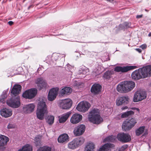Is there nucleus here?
<instances>
[{"mask_svg":"<svg viewBox=\"0 0 151 151\" xmlns=\"http://www.w3.org/2000/svg\"><path fill=\"white\" fill-rule=\"evenodd\" d=\"M21 88V86L19 85H14L11 90V94L15 96H17L20 93Z\"/></svg>","mask_w":151,"mask_h":151,"instance_id":"nucleus-24","label":"nucleus"},{"mask_svg":"<svg viewBox=\"0 0 151 151\" xmlns=\"http://www.w3.org/2000/svg\"><path fill=\"white\" fill-rule=\"evenodd\" d=\"M134 114V112L132 111H129L122 114L121 115L122 118H125Z\"/></svg>","mask_w":151,"mask_h":151,"instance_id":"nucleus-37","label":"nucleus"},{"mask_svg":"<svg viewBox=\"0 0 151 151\" xmlns=\"http://www.w3.org/2000/svg\"><path fill=\"white\" fill-rule=\"evenodd\" d=\"M118 140L124 142H127L131 140L130 135L128 134L120 133L118 134L117 136Z\"/></svg>","mask_w":151,"mask_h":151,"instance_id":"nucleus-10","label":"nucleus"},{"mask_svg":"<svg viewBox=\"0 0 151 151\" xmlns=\"http://www.w3.org/2000/svg\"><path fill=\"white\" fill-rule=\"evenodd\" d=\"M1 0H0V1H1Z\"/></svg>","mask_w":151,"mask_h":151,"instance_id":"nucleus-52","label":"nucleus"},{"mask_svg":"<svg viewBox=\"0 0 151 151\" xmlns=\"http://www.w3.org/2000/svg\"><path fill=\"white\" fill-rule=\"evenodd\" d=\"M137 68L136 66H128L125 67L117 66L115 67L114 70L117 72H126Z\"/></svg>","mask_w":151,"mask_h":151,"instance_id":"nucleus-14","label":"nucleus"},{"mask_svg":"<svg viewBox=\"0 0 151 151\" xmlns=\"http://www.w3.org/2000/svg\"><path fill=\"white\" fill-rule=\"evenodd\" d=\"M58 91L59 88H53L50 90L48 96V100L52 101L55 100L58 95Z\"/></svg>","mask_w":151,"mask_h":151,"instance_id":"nucleus-13","label":"nucleus"},{"mask_svg":"<svg viewBox=\"0 0 151 151\" xmlns=\"http://www.w3.org/2000/svg\"><path fill=\"white\" fill-rule=\"evenodd\" d=\"M95 145L93 143H88L85 146L84 151H93Z\"/></svg>","mask_w":151,"mask_h":151,"instance_id":"nucleus-28","label":"nucleus"},{"mask_svg":"<svg viewBox=\"0 0 151 151\" xmlns=\"http://www.w3.org/2000/svg\"><path fill=\"white\" fill-rule=\"evenodd\" d=\"M142 68H139L133 72L131 76L132 78L135 80H138L142 78H144Z\"/></svg>","mask_w":151,"mask_h":151,"instance_id":"nucleus-11","label":"nucleus"},{"mask_svg":"<svg viewBox=\"0 0 151 151\" xmlns=\"http://www.w3.org/2000/svg\"><path fill=\"white\" fill-rule=\"evenodd\" d=\"M90 106L91 105L88 102L83 101L78 104L76 108L79 111L85 112L88 110Z\"/></svg>","mask_w":151,"mask_h":151,"instance_id":"nucleus-6","label":"nucleus"},{"mask_svg":"<svg viewBox=\"0 0 151 151\" xmlns=\"http://www.w3.org/2000/svg\"><path fill=\"white\" fill-rule=\"evenodd\" d=\"M145 10L146 11H147V10L146 9H145Z\"/></svg>","mask_w":151,"mask_h":151,"instance_id":"nucleus-51","label":"nucleus"},{"mask_svg":"<svg viewBox=\"0 0 151 151\" xmlns=\"http://www.w3.org/2000/svg\"><path fill=\"white\" fill-rule=\"evenodd\" d=\"M112 72L110 71H107L105 72L103 76V78L104 79H109L111 78Z\"/></svg>","mask_w":151,"mask_h":151,"instance_id":"nucleus-35","label":"nucleus"},{"mask_svg":"<svg viewBox=\"0 0 151 151\" xmlns=\"http://www.w3.org/2000/svg\"><path fill=\"white\" fill-rule=\"evenodd\" d=\"M7 127L8 129L14 128L15 127V125L14 124H9L8 125Z\"/></svg>","mask_w":151,"mask_h":151,"instance_id":"nucleus-41","label":"nucleus"},{"mask_svg":"<svg viewBox=\"0 0 151 151\" xmlns=\"http://www.w3.org/2000/svg\"><path fill=\"white\" fill-rule=\"evenodd\" d=\"M37 87L39 90L46 87L47 83L45 81L43 78H37L35 81Z\"/></svg>","mask_w":151,"mask_h":151,"instance_id":"nucleus-17","label":"nucleus"},{"mask_svg":"<svg viewBox=\"0 0 151 151\" xmlns=\"http://www.w3.org/2000/svg\"><path fill=\"white\" fill-rule=\"evenodd\" d=\"M84 141V139L82 137L75 138L68 143V147L70 149L74 150L82 145Z\"/></svg>","mask_w":151,"mask_h":151,"instance_id":"nucleus-3","label":"nucleus"},{"mask_svg":"<svg viewBox=\"0 0 151 151\" xmlns=\"http://www.w3.org/2000/svg\"><path fill=\"white\" fill-rule=\"evenodd\" d=\"M127 108H128V107L127 106H124V107H122V110H124L127 109Z\"/></svg>","mask_w":151,"mask_h":151,"instance_id":"nucleus-48","label":"nucleus"},{"mask_svg":"<svg viewBox=\"0 0 151 151\" xmlns=\"http://www.w3.org/2000/svg\"><path fill=\"white\" fill-rule=\"evenodd\" d=\"M7 104L9 106L14 108L18 107L20 104L19 98L17 97L16 98L12 97L6 101Z\"/></svg>","mask_w":151,"mask_h":151,"instance_id":"nucleus-8","label":"nucleus"},{"mask_svg":"<svg viewBox=\"0 0 151 151\" xmlns=\"http://www.w3.org/2000/svg\"><path fill=\"white\" fill-rule=\"evenodd\" d=\"M137 122V119L134 118H132L129 120H126L123 123L122 128L126 131L129 130L134 127Z\"/></svg>","mask_w":151,"mask_h":151,"instance_id":"nucleus-5","label":"nucleus"},{"mask_svg":"<svg viewBox=\"0 0 151 151\" xmlns=\"http://www.w3.org/2000/svg\"><path fill=\"white\" fill-rule=\"evenodd\" d=\"M133 110H136L137 111H138V112L139 111V109L138 108H133L132 109Z\"/></svg>","mask_w":151,"mask_h":151,"instance_id":"nucleus-49","label":"nucleus"},{"mask_svg":"<svg viewBox=\"0 0 151 151\" xmlns=\"http://www.w3.org/2000/svg\"><path fill=\"white\" fill-rule=\"evenodd\" d=\"M129 97L127 96L118 97L116 100V104L117 106H120L123 104H127L129 102Z\"/></svg>","mask_w":151,"mask_h":151,"instance_id":"nucleus-16","label":"nucleus"},{"mask_svg":"<svg viewBox=\"0 0 151 151\" xmlns=\"http://www.w3.org/2000/svg\"><path fill=\"white\" fill-rule=\"evenodd\" d=\"M128 145H123L120 149V151H123L126 149L128 147Z\"/></svg>","mask_w":151,"mask_h":151,"instance_id":"nucleus-40","label":"nucleus"},{"mask_svg":"<svg viewBox=\"0 0 151 151\" xmlns=\"http://www.w3.org/2000/svg\"><path fill=\"white\" fill-rule=\"evenodd\" d=\"M148 36L149 37L151 36V32H150L149 33V34H148Z\"/></svg>","mask_w":151,"mask_h":151,"instance_id":"nucleus-50","label":"nucleus"},{"mask_svg":"<svg viewBox=\"0 0 151 151\" xmlns=\"http://www.w3.org/2000/svg\"><path fill=\"white\" fill-rule=\"evenodd\" d=\"M144 78L151 76V65H148L142 68Z\"/></svg>","mask_w":151,"mask_h":151,"instance_id":"nucleus-21","label":"nucleus"},{"mask_svg":"<svg viewBox=\"0 0 151 151\" xmlns=\"http://www.w3.org/2000/svg\"><path fill=\"white\" fill-rule=\"evenodd\" d=\"M37 90L35 88H32L26 91L22 94L23 97L26 99H32L36 96Z\"/></svg>","mask_w":151,"mask_h":151,"instance_id":"nucleus-9","label":"nucleus"},{"mask_svg":"<svg viewBox=\"0 0 151 151\" xmlns=\"http://www.w3.org/2000/svg\"><path fill=\"white\" fill-rule=\"evenodd\" d=\"M142 15H137L136 16V18L137 19L140 18L142 17Z\"/></svg>","mask_w":151,"mask_h":151,"instance_id":"nucleus-45","label":"nucleus"},{"mask_svg":"<svg viewBox=\"0 0 151 151\" xmlns=\"http://www.w3.org/2000/svg\"><path fill=\"white\" fill-rule=\"evenodd\" d=\"M145 129V126L140 127L135 131V133L136 135L139 136L142 134L144 132Z\"/></svg>","mask_w":151,"mask_h":151,"instance_id":"nucleus-33","label":"nucleus"},{"mask_svg":"<svg viewBox=\"0 0 151 151\" xmlns=\"http://www.w3.org/2000/svg\"><path fill=\"white\" fill-rule=\"evenodd\" d=\"M124 25L126 28L129 27L130 26L131 24L126 22L124 23Z\"/></svg>","mask_w":151,"mask_h":151,"instance_id":"nucleus-42","label":"nucleus"},{"mask_svg":"<svg viewBox=\"0 0 151 151\" xmlns=\"http://www.w3.org/2000/svg\"><path fill=\"white\" fill-rule=\"evenodd\" d=\"M69 137L67 134H64L61 135L58 138L59 142L62 143H65L69 140Z\"/></svg>","mask_w":151,"mask_h":151,"instance_id":"nucleus-25","label":"nucleus"},{"mask_svg":"<svg viewBox=\"0 0 151 151\" xmlns=\"http://www.w3.org/2000/svg\"><path fill=\"white\" fill-rule=\"evenodd\" d=\"M88 120L91 122L99 124L103 121V119L100 115L99 110L97 109H93L91 111L88 116Z\"/></svg>","mask_w":151,"mask_h":151,"instance_id":"nucleus-2","label":"nucleus"},{"mask_svg":"<svg viewBox=\"0 0 151 151\" xmlns=\"http://www.w3.org/2000/svg\"><path fill=\"white\" fill-rule=\"evenodd\" d=\"M126 87L129 92L132 90L135 87V83L132 81H125Z\"/></svg>","mask_w":151,"mask_h":151,"instance_id":"nucleus-27","label":"nucleus"},{"mask_svg":"<svg viewBox=\"0 0 151 151\" xmlns=\"http://www.w3.org/2000/svg\"><path fill=\"white\" fill-rule=\"evenodd\" d=\"M72 91V89L69 87H65L62 89L60 91V93L62 95L69 94Z\"/></svg>","mask_w":151,"mask_h":151,"instance_id":"nucleus-30","label":"nucleus"},{"mask_svg":"<svg viewBox=\"0 0 151 151\" xmlns=\"http://www.w3.org/2000/svg\"><path fill=\"white\" fill-rule=\"evenodd\" d=\"M67 67L69 68H70V69L68 68V70H70V69H71L72 68H73V67H72V66H70V65H67Z\"/></svg>","mask_w":151,"mask_h":151,"instance_id":"nucleus-47","label":"nucleus"},{"mask_svg":"<svg viewBox=\"0 0 151 151\" xmlns=\"http://www.w3.org/2000/svg\"><path fill=\"white\" fill-rule=\"evenodd\" d=\"M116 89L117 91L120 93H126L128 92L125 81L119 83L117 85Z\"/></svg>","mask_w":151,"mask_h":151,"instance_id":"nucleus-15","label":"nucleus"},{"mask_svg":"<svg viewBox=\"0 0 151 151\" xmlns=\"http://www.w3.org/2000/svg\"><path fill=\"white\" fill-rule=\"evenodd\" d=\"M101 86L99 84H95L93 85L91 88V92L94 94H97L101 91Z\"/></svg>","mask_w":151,"mask_h":151,"instance_id":"nucleus-23","label":"nucleus"},{"mask_svg":"<svg viewBox=\"0 0 151 151\" xmlns=\"http://www.w3.org/2000/svg\"><path fill=\"white\" fill-rule=\"evenodd\" d=\"M116 138L113 135L109 136L105 138L104 140V142H114L115 141Z\"/></svg>","mask_w":151,"mask_h":151,"instance_id":"nucleus-34","label":"nucleus"},{"mask_svg":"<svg viewBox=\"0 0 151 151\" xmlns=\"http://www.w3.org/2000/svg\"><path fill=\"white\" fill-rule=\"evenodd\" d=\"M60 107L62 109H68L72 106V101L69 99H65L60 100L59 101Z\"/></svg>","mask_w":151,"mask_h":151,"instance_id":"nucleus-7","label":"nucleus"},{"mask_svg":"<svg viewBox=\"0 0 151 151\" xmlns=\"http://www.w3.org/2000/svg\"><path fill=\"white\" fill-rule=\"evenodd\" d=\"M81 70H80V71H82V72H79L80 73H82L83 74H86L88 72H89V69L86 68H81Z\"/></svg>","mask_w":151,"mask_h":151,"instance_id":"nucleus-39","label":"nucleus"},{"mask_svg":"<svg viewBox=\"0 0 151 151\" xmlns=\"http://www.w3.org/2000/svg\"><path fill=\"white\" fill-rule=\"evenodd\" d=\"M46 122L49 125H52L54 122V117L51 115H48L45 118Z\"/></svg>","mask_w":151,"mask_h":151,"instance_id":"nucleus-31","label":"nucleus"},{"mask_svg":"<svg viewBox=\"0 0 151 151\" xmlns=\"http://www.w3.org/2000/svg\"><path fill=\"white\" fill-rule=\"evenodd\" d=\"M0 113L1 116L5 118L9 117L12 114L11 110L6 108L1 109L0 110Z\"/></svg>","mask_w":151,"mask_h":151,"instance_id":"nucleus-22","label":"nucleus"},{"mask_svg":"<svg viewBox=\"0 0 151 151\" xmlns=\"http://www.w3.org/2000/svg\"><path fill=\"white\" fill-rule=\"evenodd\" d=\"M135 50L139 53H141L142 52L141 50L139 48H137Z\"/></svg>","mask_w":151,"mask_h":151,"instance_id":"nucleus-44","label":"nucleus"},{"mask_svg":"<svg viewBox=\"0 0 151 151\" xmlns=\"http://www.w3.org/2000/svg\"><path fill=\"white\" fill-rule=\"evenodd\" d=\"M114 147V145L110 143H107L104 144L100 148L98 151H108L109 148Z\"/></svg>","mask_w":151,"mask_h":151,"instance_id":"nucleus-29","label":"nucleus"},{"mask_svg":"<svg viewBox=\"0 0 151 151\" xmlns=\"http://www.w3.org/2000/svg\"><path fill=\"white\" fill-rule=\"evenodd\" d=\"M8 23L10 25H12L13 24V22L12 21H9Z\"/></svg>","mask_w":151,"mask_h":151,"instance_id":"nucleus-46","label":"nucleus"},{"mask_svg":"<svg viewBox=\"0 0 151 151\" xmlns=\"http://www.w3.org/2000/svg\"><path fill=\"white\" fill-rule=\"evenodd\" d=\"M35 106L33 104H31L25 105L23 108V112L25 114H30L34 110Z\"/></svg>","mask_w":151,"mask_h":151,"instance_id":"nucleus-19","label":"nucleus"},{"mask_svg":"<svg viewBox=\"0 0 151 151\" xmlns=\"http://www.w3.org/2000/svg\"><path fill=\"white\" fill-rule=\"evenodd\" d=\"M9 140V138L4 135L0 134V150H3L5 148V146Z\"/></svg>","mask_w":151,"mask_h":151,"instance_id":"nucleus-18","label":"nucleus"},{"mask_svg":"<svg viewBox=\"0 0 151 151\" xmlns=\"http://www.w3.org/2000/svg\"><path fill=\"white\" fill-rule=\"evenodd\" d=\"M86 129L85 126L80 124L76 127L73 131L74 135L76 136H79L84 132Z\"/></svg>","mask_w":151,"mask_h":151,"instance_id":"nucleus-12","label":"nucleus"},{"mask_svg":"<svg viewBox=\"0 0 151 151\" xmlns=\"http://www.w3.org/2000/svg\"><path fill=\"white\" fill-rule=\"evenodd\" d=\"M71 113L70 112H68L62 115L59 117V121L60 123H63L65 122L69 117Z\"/></svg>","mask_w":151,"mask_h":151,"instance_id":"nucleus-26","label":"nucleus"},{"mask_svg":"<svg viewBox=\"0 0 151 151\" xmlns=\"http://www.w3.org/2000/svg\"><path fill=\"white\" fill-rule=\"evenodd\" d=\"M82 118V115L78 114H75L72 115L70 121L73 124H77L81 120Z\"/></svg>","mask_w":151,"mask_h":151,"instance_id":"nucleus-20","label":"nucleus"},{"mask_svg":"<svg viewBox=\"0 0 151 151\" xmlns=\"http://www.w3.org/2000/svg\"><path fill=\"white\" fill-rule=\"evenodd\" d=\"M18 151H32V147L30 145L26 144Z\"/></svg>","mask_w":151,"mask_h":151,"instance_id":"nucleus-32","label":"nucleus"},{"mask_svg":"<svg viewBox=\"0 0 151 151\" xmlns=\"http://www.w3.org/2000/svg\"><path fill=\"white\" fill-rule=\"evenodd\" d=\"M48 113L47 106L45 102L42 100L39 102L36 111L37 118L40 120H43L44 115Z\"/></svg>","mask_w":151,"mask_h":151,"instance_id":"nucleus-1","label":"nucleus"},{"mask_svg":"<svg viewBox=\"0 0 151 151\" xmlns=\"http://www.w3.org/2000/svg\"><path fill=\"white\" fill-rule=\"evenodd\" d=\"M140 47L142 49H145L147 47V45L146 44H143L140 46Z\"/></svg>","mask_w":151,"mask_h":151,"instance_id":"nucleus-43","label":"nucleus"},{"mask_svg":"<svg viewBox=\"0 0 151 151\" xmlns=\"http://www.w3.org/2000/svg\"><path fill=\"white\" fill-rule=\"evenodd\" d=\"M51 148L50 147L47 146H44L40 147L37 151H51Z\"/></svg>","mask_w":151,"mask_h":151,"instance_id":"nucleus-38","label":"nucleus"},{"mask_svg":"<svg viewBox=\"0 0 151 151\" xmlns=\"http://www.w3.org/2000/svg\"><path fill=\"white\" fill-rule=\"evenodd\" d=\"M34 140V143L36 146H40L41 145L40 137L37 136L35 138Z\"/></svg>","mask_w":151,"mask_h":151,"instance_id":"nucleus-36","label":"nucleus"},{"mask_svg":"<svg viewBox=\"0 0 151 151\" xmlns=\"http://www.w3.org/2000/svg\"><path fill=\"white\" fill-rule=\"evenodd\" d=\"M147 94L145 91L142 90L136 91L134 95L133 101L134 102L141 101L146 98Z\"/></svg>","mask_w":151,"mask_h":151,"instance_id":"nucleus-4","label":"nucleus"}]
</instances>
